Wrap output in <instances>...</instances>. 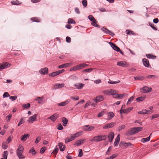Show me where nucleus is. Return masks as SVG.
Here are the masks:
<instances>
[{"label": "nucleus", "mask_w": 159, "mask_h": 159, "mask_svg": "<svg viewBox=\"0 0 159 159\" xmlns=\"http://www.w3.org/2000/svg\"><path fill=\"white\" fill-rule=\"evenodd\" d=\"M142 129L143 128L141 127H135L130 128L126 132L125 134L127 136H130L141 131Z\"/></svg>", "instance_id": "nucleus-1"}, {"label": "nucleus", "mask_w": 159, "mask_h": 159, "mask_svg": "<svg viewBox=\"0 0 159 159\" xmlns=\"http://www.w3.org/2000/svg\"><path fill=\"white\" fill-rule=\"evenodd\" d=\"M24 148L20 144L18 148L16 150V154L19 159H24L25 158V156L23 155Z\"/></svg>", "instance_id": "nucleus-2"}, {"label": "nucleus", "mask_w": 159, "mask_h": 159, "mask_svg": "<svg viewBox=\"0 0 159 159\" xmlns=\"http://www.w3.org/2000/svg\"><path fill=\"white\" fill-rule=\"evenodd\" d=\"M107 137V135L102 136L98 135L93 137L92 139L90 140L89 141L93 142H98L105 140Z\"/></svg>", "instance_id": "nucleus-3"}, {"label": "nucleus", "mask_w": 159, "mask_h": 159, "mask_svg": "<svg viewBox=\"0 0 159 159\" xmlns=\"http://www.w3.org/2000/svg\"><path fill=\"white\" fill-rule=\"evenodd\" d=\"M64 71V69L59 70L57 71L52 72L49 74V75L50 76L54 77L58 75L61 73L63 72Z\"/></svg>", "instance_id": "nucleus-4"}, {"label": "nucleus", "mask_w": 159, "mask_h": 159, "mask_svg": "<svg viewBox=\"0 0 159 159\" xmlns=\"http://www.w3.org/2000/svg\"><path fill=\"white\" fill-rule=\"evenodd\" d=\"M152 90V89L151 88H149L147 86H145L143 87L141 89V92L147 93L150 92Z\"/></svg>", "instance_id": "nucleus-5"}, {"label": "nucleus", "mask_w": 159, "mask_h": 159, "mask_svg": "<svg viewBox=\"0 0 159 159\" xmlns=\"http://www.w3.org/2000/svg\"><path fill=\"white\" fill-rule=\"evenodd\" d=\"M37 116L36 114H35L33 116H31L28 118L27 121L29 123H32L34 121L37 120Z\"/></svg>", "instance_id": "nucleus-6"}, {"label": "nucleus", "mask_w": 159, "mask_h": 159, "mask_svg": "<svg viewBox=\"0 0 159 159\" xmlns=\"http://www.w3.org/2000/svg\"><path fill=\"white\" fill-rule=\"evenodd\" d=\"M95 128L94 126H90L89 125H86L83 127V129L85 131H91Z\"/></svg>", "instance_id": "nucleus-7"}, {"label": "nucleus", "mask_w": 159, "mask_h": 159, "mask_svg": "<svg viewBox=\"0 0 159 159\" xmlns=\"http://www.w3.org/2000/svg\"><path fill=\"white\" fill-rule=\"evenodd\" d=\"M115 124L116 123L115 122H111L105 125L103 127V128L106 129L112 128L115 125Z\"/></svg>", "instance_id": "nucleus-8"}, {"label": "nucleus", "mask_w": 159, "mask_h": 159, "mask_svg": "<svg viewBox=\"0 0 159 159\" xmlns=\"http://www.w3.org/2000/svg\"><path fill=\"white\" fill-rule=\"evenodd\" d=\"M101 30L105 33L109 34L112 36H113L115 35V34L111 32L107 29L105 28L104 27H102L101 28Z\"/></svg>", "instance_id": "nucleus-9"}, {"label": "nucleus", "mask_w": 159, "mask_h": 159, "mask_svg": "<svg viewBox=\"0 0 159 159\" xmlns=\"http://www.w3.org/2000/svg\"><path fill=\"white\" fill-rule=\"evenodd\" d=\"M10 64L7 62H3L2 64H0V70L7 68L10 66Z\"/></svg>", "instance_id": "nucleus-10"}, {"label": "nucleus", "mask_w": 159, "mask_h": 159, "mask_svg": "<svg viewBox=\"0 0 159 159\" xmlns=\"http://www.w3.org/2000/svg\"><path fill=\"white\" fill-rule=\"evenodd\" d=\"M117 65L120 66L125 67H127L129 66V65L127 64V62L124 61L118 62L117 63Z\"/></svg>", "instance_id": "nucleus-11"}, {"label": "nucleus", "mask_w": 159, "mask_h": 159, "mask_svg": "<svg viewBox=\"0 0 159 159\" xmlns=\"http://www.w3.org/2000/svg\"><path fill=\"white\" fill-rule=\"evenodd\" d=\"M64 84L63 83L61 84H56L52 87V89L53 90H55L57 89L63 88L64 87Z\"/></svg>", "instance_id": "nucleus-12"}, {"label": "nucleus", "mask_w": 159, "mask_h": 159, "mask_svg": "<svg viewBox=\"0 0 159 159\" xmlns=\"http://www.w3.org/2000/svg\"><path fill=\"white\" fill-rule=\"evenodd\" d=\"M132 145L131 143H125L123 141H121L119 144L120 147L124 146L125 147H128V146H131Z\"/></svg>", "instance_id": "nucleus-13"}, {"label": "nucleus", "mask_w": 159, "mask_h": 159, "mask_svg": "<svg viewBox=\"0 0 159 159\" xmlns=\"http://www.w3.org/2000/svg\"><path fill=\"white\" fill-rule=\"evenodd\" d=\"M109 43L110 44L111 46L115 50L118 52L120 51V48L116 45L114 43L112 42H109Z\"/></svg>", "instance_id": "nucleus-14"}, {"label": "nucleus", "mask_w": 159, "mask_h": 159, "mask_svg": "<svg viewBox=\"0 0 159 159\" xmlns=\"http://www.w3.org/2000/svg\"><path fill=\"white\" fill-rule=\"evenodd\" d=\"M104 99V97L102 95L97 96L94 99V101L96 103L101 102Z\"/></svg>", "instance_id": "nucleus-15"}, {"label": "nucleus", "mask_w": 159, "mask_h": 159, "mask_svg": "<svg viewBox=\"0 0 159 159\" xmlns=\"http://www.w3.org/2000/svg\"><path fill=\"white\" fill-rule=\"evenodd\" d=\"M58 115L57 113H55L49 117L48 119H50L52 121L54 122L57 118Z\"/></svg>", "instance_id": "nucleus-16"}, {"label": "nucleus", "mask_w": 159, "mask_h": 159, "mask_svg": "<svg viewBox=\"0 0 159 159\" xmlns=\"http://www.w3.org/2000/svg\"><path fill=\"white\" fill-rule=\"evenodd\" d=\"M85 140V139H82L77 140L74 143V145L77 146H80L82 143H83Z\"/></svg>", "instance_id": "nucleus-17"}, {"label": "nucleus", "mask_w": 159, "mask_h": 159, "mask_svg": "<svg viewBox=\"0 0 159 159\" xmlns=\"http://www.w3.org/2000/svg\"><path fill=\"white\" fill-rule=\"evenodd\" d=\"M30 134H25L21 136V140L22 141H25L27 139H28L30 137Z\"/></svg>", "instance_id": "nucleus-18"}, {"label": "nucleus", "mask_w": 159, "mask_h": 159, "mask_svg": "<svg viewBox=\"0 0 159 159\" xmlns=\"http://www.w3.org/2000/svg\"><path fill=\"white\" fill-rule=\"evenodd\" d=\"M39 72L41 74H47L48 73V69L47 67L42 68L40 70Z\"/></svg>", "instance_id": "nucleus-19"}, {"label": "nucleus", "mask_w": 159, "mask_h": 159, "mask_svg": "<svg viewBox=\"0 0 159 159\" xmlns=\"http://www.w3.org/2000/svg\"><path fill=\"white\" fill-rule=\"evenodd\" d=\"M143 65L147 67H148L150 66L148 60L146 58H143L142 60Z\"/></svg>", "instance_id": "nucleus-20"}, {"label": "nucleus", "mask_w": 159, "mask_h": 159, "mask_svg": "<svg viewBox=\"0 0 159 159\" xmlns=\"http://www.w3.org/2000/svg\"><path fill=\"white\" fill-rule=\"evenodd\" d=\"M107 137H108V138L109 142H111L114 137V133L113 132H111L108 136L107 135Z\"/></svg>", "instance_id": "nucleus-21"}, {"label": "nucleus", "mask_w": 159, "mask_h": 159, "mask_svg": "<svg viewBox=\"0 0 159 159\" xmlns=\"http://www.w3.org/2000/svg\"><path fill=\"white\" fill-rule=\"evenodd\" d=\"M59 148L60 150L61 151H63L65 149L66 147L65 145H63L62 143H59L58 144Z\"/></svg>", "instance_id": "nucleus-22"}, {"label": "nucleus", "mask_w": 159, "mask_h": 159, "mask_svg": "<svg viewBox=\"0 0 159 159\" xmlns=\"http://www.w3.org/2000/svg\"><path fill=\"white\" fill-rule=\"evenodd\" d=\"M84 84L81 83H79L74 85V87L78 89H81L83 88V86L84 85Z\"/></svg>", "instance_id": "nucleus-23"}, {"label": "nucleus", "mask_w": 159, "mask_h": 159, "mask_svg": "<svg viewBox=\"0 0 159 159\" xmlns=\"http://www.w3.org/2000/svg\"><path fill=\"white\" fill-rule=\"evenodd\" d=\"M70 101V99H68L66 101L60 103L58 104V105L59 106H63L66 105L68 104Z\"/></svg>", "instance_id": "nucleus-24"}, {"label": "nucleus", "mask_w": 159, "mask_h": 159, "mask_svg": "<svg viewBox=\"0 0 159 159\" xmlns=\"http://www.w3.org/2000/svg\"><path fill=\"white\" fill-rule=\"evenodd\" d=\"M82 132H77L76 133L74 134H70V135H72L73 137H74V139L76 138H77L80 135H82Z\"/></svg>", "instance_id": "nucleus-25"}, {"label": "nucleus", "mask_w": 159, "mask_h": 159, "mask_svg": "<svg viewBox=\"0 0 159 159\" xmlns=\"http://www.w3.org/2000/svg\"><path fill=\"white\" fill-rule=\"evenodd\" d=\"M62 121L63 123V125L66 126L68 123V120L65 117H63L62 118Z\"/></svg>", "instance_id": "nucleus-26"}, {"label": "nucleus", "mask_w": 159, "mask_h": 159, "mask_svg": "<svg viewBox=\"0 0 159 159\" xmlns=\"http://www.w3.org/2000/svg\"><path fill=\"white\" fill-rule=\"evenodd\" d=\"M71 65L70 63H65L61 65H60L58 66L59 69L62 68L64 67H66L69 66L70 65Z\"/></svg>", "instance_id": "nucleus-27"}, {"label": "nucleus", "mask_w": 159, "mask_h": 159, "mask_svg": "<svg viewBox=\"0 0 159 159\" xmlns=\"http://www.w3.org/2000/svg\"><path fill=\"white\" fill-rule=\"evenodd\" d=\"M43 99V96L39 97H38L36 98L35 100L38 101V103L39 104H42L44 103V102L42 101V100Z\"/></svg>", "instance_id": "nucleus-28"}, {"label": "nucleus", "mask_w": 159, "mask_h": 159, "mask_svg": "<svg viewBox=\"0 0 159 159\" xmlns=\"http://www.w3.org/2000/svg\"><path fill=\"white\" fill-rule=\"evenodd\" d=\"M80 69L79 65L74 66L70 69V71L78 70Z\"/></svg>", "instance_id": "nucleus-29"}, {"label": "nucleus", "mask_w": 159, "mask_h": 159, "mask_svg": "<svg viewBox=\"0 0 159 159\" xmlns=\"http://www.w3.org/2000/svg\"><path fill=\"white\" fill-rule=\"evenodd\" d=\"M107 115L109 117L108 118L109 120H111L114 117V114L112 112H108L107 113Z\"/></svg>", "instance_id": "nucleus-30"}, {"label": "nucleus", "mask_w": 159, "mask_h": 159, "mask_svg": "<svg viewBox=\"0 0 159 159\" xmlns=\"http://www.w3.org/2000/svg\"><path fill=\"white\" fill-rule=\"evenodd\" d=\"M70 136L71 137L70 138H69L68 137H67L65 139V143H67L74 140V137H73L72 135H70Z\"/></svg>", "instance_id": "nucleus-31"}, {"label": "nucleus", "mask_w": 159, "mask_h": 159, "mask_svg": "<svg viewBox=\"0 0 159 159\" xmlns=\"http://www.w3.org/2000/svg\"><path fill=\"white\" fill-rule=\"evenodd\" d=\"M152 134H151L150 136L147 138H142L141 140V142L142 143H145L148 141H149L150 139V136Z\"/></svg>", "instance_id": "nucleus-32"}, {"label": "nucleus", "mask_w": 159, "mask_h": 159, "mask_svg": "<svg viewBox=\"0 0 159 159\" xmlns=\"http://www.w3.org/2000/svg\"><path fill=\"white\" fill-rule=\"evenodd\" d=\"M147 112V110L146 109H143L142 111H138V113L140 114H150L149 113H148Z\"/></svg>", "instance_id": "nucleus-33"}, {"label": "nucleus", "mask_w": 159, "mask_h": 159, "mask_svg": "<svg viewBox=\"0 0 159 159\" xmlns=\"http://www.w3.org/2000/svg\"><path fill=\"white\" fill-rule=\"evenodd\" d=\"M57 146H56V148H55V149H54V150H53V151L52 153V154L53 153V154L55 155V157H56V155L57 154V153L58 152V150H59L58 148H57Z\"/></svg>", "instance_id": "nucleus-34"}, {"label": "nucleus", "mask_w": 159, "mask_h": 159, "mask_svg": "<svg viewBox=\"0 0 159 159\" xmlns=\"http://www.w3.org/2000/svg\"><path fill=\"white\" fill-rule=\"evenodd\" d=\"M31 20L33 22H39L40 20L39 18L37 17H33L31 18Z\"/></svg>", "instance_id": "nucleus-35"}, {"label": "nucleus", "mask_w": 159, "mask_h": 159, "mask_svg": "<svg viewBox=\"0 0 159 159\" xmlns=\"http://www.w3.org/2000/svg\"><path fill=\"white\" fill-rule=\"evenodd\" d=\"M145 98V97H140L136 99V101L138 102H140L143 101Z\"/></svg>", "instance_id": "nucleus-36"}, {"label": "nucleus", "mask_w": 159, "mask_h": 159, "mask_svg": "<svg viewBox=\"0 0 159 159\" xmlns=\"http://www.w3.org/2000/svg\"><path fill=\"white\" fill-rule=\"evenodd\" d=\"M91 25L95 27H96L99 28L100 27L99 25L97 24V21L96 20L95 21L94 20L92 21V22L91 23Z\"/></svg>", "instance_id": "nucleus-37"}, {"label": "nucleus", "mask_w": 159, "mask_h": 159, "mask_svg": "<svg viewBox=\"0 0 159 159\" xmlns=\"http://www.w3.org/2000/svg\"><path fill=\"white\" fill-rule=\"evenodd\" d=\"M11 3L12 5H18L20 4L18 0L12 1L11 2Z\"/></svg>", "instance_id": "nucleus-38"}, {"label": "nucleus", "mask_w": 159, "mask_h": 159, "mask_svg": "<svg viewBox=\"0 0 159 159\" xmlns=\"http://www.w3.org/2000/svg\"><path fill=\"white\" fill-rule=\"evenodd\" d=\"M135 80H143L145 79V78L143 76H136L134 77Z\"/></svg>", "instance_id": "nucleus-39"}, {"label": "nucleus", "mask_w": 159, "mask_h": 159, "mask_svg": "<svg viewBox=\"0 0 159 159\" xmlns=\"http://www.w3.org/2000/svg\"><path fill=\"white\" fill-rule=\"evenodd\" d=\"M30 106V104L29 103H28L27 104H24L22 105L23 107L25 108H29Z\"/></svg>", "instance_id": "nucleus-40"}, {"label": "nucleus", "mask_w": 159, "mask_h": 159, "mask_svg": "<svg viewBox=\"0 0 159 159\" xmlns=\"http://www.w3.org/2000/svg\"><path fill=\"white\" fill-rule=\"evenodd\" d=\"M147 77L148 79L151 78L152 79H154L157 78L158 76L157 75H148L147 76Z\"/></svg>", "instance_id": "nucleus-41"}, {"label": "nucleus", "mask_w": 159, "mask_h": 159, "mask_svg": "<svg viewBox=\"0 0 159 159\" xmlns=\"http://www.w3.org/2000/svg\"><path fill=\"white\" fill-rule=\"evenodd\" d=\"M146 57L148 58L155 59L156 58V56L152 55L150 54H147Z\"/></svg>", "instance_id": "nucleus-42"}, {"label": "nucleus", "mask_w": 159, "mask_h": 159, "mask_svg": "<svg viewBox=\"0 0 159 159\" xmlns=\"http://www.w3.org/2000/svg\"><path fill=\"white\" fill-rule=\"evenodd\" d=\"M8 155V152L7 151H4L3 154V157L4 159H7Z\"/></svg>", "instance_id": "nucleus-43"}, {"label": "nucleus", "mask_w": 159, "mask_h": 159, "mask_svg": "<svg viewBox=\"0 0 159 159\" xmlns=\"http://www.w3.org/2000/svg\"><path fill=\"white\" fill-rule=\"evenodd\" d=\"M125 126L124 125H123L118 128L117 130L120 131L122 129H124L125 128Z\"/></svg>", "instance_id": "nucleus-44"}, {"label": "nucleus", "mask_w": 159, "mask_h": 159, "mask_svg": "<svg viewBox=\"0 0 159 159\" xmlns=\"http://www.w3.org/2000/svg\"><path fill=\"white\" fill-rule=\"evenodd\" d=\"M68 24H75V22L73 19L69 18L68 20Z\"/></svg>", "instance_id": "nucleus-45"}, {"label": "nucleus", "mask_w": 159, "mask_h": 159, "mask_svg": "<svg viewBox=\"0 0 159 159\" xmlns=\"http://www.w3.org/2000/svg\"><path fill=\"white\" fill-rule=\"evenodd\" d=\"M133 108V107H130L127 108L125 110V113H127L129 112Z\"/></svg>", "instance_id": "nucleus-46"}, {"label": "nucleus", "mask_w": 159, "mask_h": 159, "mask_svg": "<svg viewBox=\"0 0 159 159\" xmlns=\"http://www.w3.org/2000/svg\"><path fill=\"white\" fill-rule=\"evenodd\" d=\"M46 148H47L46 147H42L40 149V153L41 154H43L46 150Z\"/></svg>", "instance_id": "nucleus-47"}, {"label": "nucleus", "mask_w": 159, "mask_h": 159, "mask_svg": "<svg viewBox=\"0 0 159 159\" xmlns=\"http://www.w3.org/2000/svg\"><path fill=\"white\" fill-rule=\"evenodd\" d=\"M120 82V80H118V81H112L110 80L109 81H108V83L111 84H115L119 83Z\"/></svg>", "instance_id": "nucleus-48"}, {"label": "nucleus", "mask_w": 159, "mask_h": 159, "mask_svg": "<svg viewBox=\"0 0 159 159\" xmlns=\"http://www.w3.org/2000/svg\"><path fill=\"white\" fill-rule=\"evenodd\" d=\"M105 111H103L100 112L98 115V117H101L105 113Z\"/></svg>", "instance_id": "nucleus-49"}, {"label": "nucleus", "mask_w": 159, "mask_h": 159, "mask_svg": "<svg viewBox=\"0 0 159 159\" xmlns=\"http://www.w3.org/2000/svg\"><path fill=\"white\" fill-rule=\"evenodd\" d=\"M82 3L83 6L84 7H86L87 5V1L86 0H83L82 1Z\"/></svg>", "instance_id": "nucleus-50"}, {"label": "nucleus", "mask_w": 159, "mask_h": 159, "mask_svg": "<svg viewBox=\"0 0 159 159\" xmlns=\"http://www.w3.org/2000/svg\"><path fill=\"white\" fill-rule=\"evenodd\" d=\"M149 24L150 26L154 30H157V28L154 26V24H152L149 22Z\"/></svg>", "instance_id": "nucleus-51"}, {"label": "nucleus", "mask_w": 159, "mask_h": 159, "mask_svg": "<svg viewBox=\"0 0 159 159\" xmlns=\"http://www.w3.org/2000/svg\"><path fill=\"white\" fill-rule=\"evenodd\" d=\"M30 152L32 153V155H34L36 154V152L34 149V148H32L30 150Z\"/></svg>", "instance_id": "nucleus-52"}, {"label": "nucleus", "mask_w": 159, "mask_h": 159, "mask_svg": "<svg viewBox=\"0 0 159 159\" xmlns=\"http://www.w3.org/2000/svg\"><path fill=\"white\" fill-rule=\"evenodd\" d=\"M134 95L131 97L128 100L127 104V105L129 103L131 102L134 99Z\"/></svg>", "instance_id": "nucleus-53"}, {"label": "nucleus", "mask_w": 159, "mask_h": 159, "mask_svg": "<svg viewBox=\"0 0 159 159\" xmlns=\"http://www.w3.org/2000/svg\"><path fill=\"white\" fill-rule=\"evenodd\" d=\"M88 18L90 20L93 21L94 20L95 21V19L94 18L92 15H89L88 16Z\"/></svg>", "instance_id": "nucleus-54"}, {"label": "nucleus", "mask_w": 159, "mask_h": 159, "mask_svg": "<svg viewBox=\"0 0 159 159\" xmlns=\"http://www.w3.org/2000/svg\"><path fill=\"white\" fill-rule=\"evenodd\" d=\"M13 137L12 136H10L7 139L6 141L8 143H9L12 140Z\"/></svg>", "instance_id": "nucleus-55"}, {"label": "nucleus", "mask_w": 159, "mask_h": 159, "mask_svg": "<svg viewBox=\"0 0 159 159\" xmlns=\"http://www.w3.org/2000/svg\"><path fill=\"white\" fill-rule=\"evenodd\" d=\"M127 94L126 93H124V94H119V98L121 99L123 98H124V96L125 95H127Z\"/></svg>", "instance_id": "nucleus-56"}, {"label": "nucleus", "mask_w": 159, "mask_h": 159, "mask_svg": "<svg viewBox=\"0 0 159 159\" xmlns=\"http://www.w3.org/2000/svg\"><path fill=\"white\" fill-rule=\"evenodd\" d=\"M9 96H10V95L7 92H5V93H4L3 95V98L9 97Z\"/></svg>", "instance_id": "nucleus-57"}, {"label": "nucleus", "mask_w": 159, "mask_h": 159, "mask_svg": "<svg viewBox=\"0 0 159 159\" xmlns=\"http://www.w3.org/2000/svg\"><path fill=\"white\" fill-rule=\"evenodd\" d=\"M83 155L82 150V149H80L79 150V153L78 156L79 157H81Z\"/></svg>", "instance_id": "nucleus-58"}, {"label": "nucleus", "mask_w": 159, "mask_h": 159, "mask_svg": "<svg viewBox=\"0 0 159 159\" xmlns=\"http://www.w3.org/2000/svg\"><path fill=\"white\" fill-rule=\"evenodd\" d=\"M80 66V68L81 69H82L84 67H86V66H88V65H87L85 63H83V64H79Z\"/></svg>", "instance_id": "nucleus-59"}, {"label": "nucleus", "mask_w": 159, "mask_h": 159, "mask_svg": "<svg viewBox=\"0 0 159 159\" xmlns=\"http://www.w3.org/2000/svg\"><path fill=\"white\" fill-rule=\"evenodd\" d=\"M57 126H58V127H57V129L58 130H62L63 129V127L62 126V125L60 124H58L57 125Z\"/></svg>", "instance_id": "nucleus-60"}, {"label": "nucleus", "mask_w": 159, "mask_h": 159, "mask_svg": "<svg viewBox=\"0 0 159 159\" xmlns=\"http://www.w3.org/2000/svg\"><path fill=\"white\" fill-rule=\"evenodd\" d=\"M11 116H12V115L11 114H10L6 116V118L7 119V118H8V120H7V122H9L10 121V120L11 118Z\"/></svg>", "instance_id": "nucleus-61"}, {"label": "nucleus", "mask_w": 159, "mask_h": 159, "mask_svg": "<svg viewBox=\"0 0 159 159\" xmlns=\"http://www.w3.org/2000/svg\"><path fill=\"white\" fill-rule=\"evenodd\" d=\"M17 97L16 96H11L10 97V99H12V101L16 100L17 98Z\"/></svg>", "instance_id": "nucleus-62"}, {"label": "nucleus", "mask_w": 159, "mask_h": 159, "mask_svg": "<svg viewBox=\"0 0 159 159\" xmlns=\"http://www.w3.org/2000/svg\"><path fill=\"white\" fill-rule=\"evenodd\" d=\"M103 93L107 95H110L111 93L109 92V91L104 90L103 91Z\"/></svg>", "instance_id": "nucleus-63"}, {"label": "nucleus", "mask_w": 159, "mask_h": 159, "mask_svg": "<svg viewBox=\"0 0 159 159\" xmlns=\"http://www.w3.org/2000/svg\"><path fill=\"white\" fill-rule=\"evenodd\" d=\"M41 140V138L39 137H38L36 139L35 141V143H38Z\"/></svg>", "instance_id": "nucleus-64"}]
</instances>
